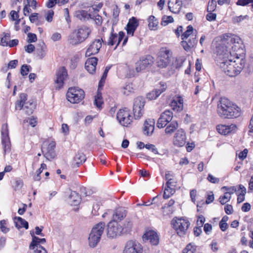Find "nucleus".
Listing matches in <instances>:
<instances>
[{
  "label": "nucleus",
  "instance_id": "f257e3e1",
  "mask_svg": "<svg viewBox=\"0 0 253 253\" xmlns=\"http://www.w3.org/2000/svg\"><path fill=\"white\" fill-rule=\"evenodd\" d=\"M223 46L217 48V54L221 59L219 66L225 73L229 77H233L238 75L243 69L245 60L241 58L237 53L232 54L231 51H228Z\"/></svg>",
  "mask_w": 253,
  "mask_h": 253
},
{
  "label": "nucleus",
  "instance_id": "f03ea898",
  "mask_svg": "<svg viewBox=\"0 0 253 253\" xmlns=\"http://www.w3.org/2000/svg\"><path fill=\"white\" fill-rule=\"evenodd\" d=\"M217 113L222 119H232L240 117L242 111L235 103L225 97H221L217 103Z\"/></svg>",
  "mask_w": 253,
  "mask_h": 253
},
{
  "label": "nucleus",
  "instance_id": "7ed1b4c3",
  "mask_svg": "<svg viewBox=\"0 0 253 253\" xmlns=\"http://www.w3.org/2000/svg\"><path fill=\"white\" fill-rule=\"evenodd\" d=\"M91 32V30L89 27L82 25L68 36V42L72 45L80 44L88 37Z\"/></svg>",
  "mask_w": 253,
  "mask_h": 253
},
{
  "label": "nucleus",
  "instance_id": "20e7f679",
  "mask_svg": "<svg viewBox=\"0 0 253 253\" xmlns=\"http://www.w3.org/2000/svg\"><path fill=\"white\" fill-rule=\"evenodd\" d=\"M241 42V40L239 37L235 36L229 37L227 39L223 41L222 44H220L218 46H216V51L217 50L218 47L223 46L224 48V52H225V50L227 49L228 51H231L232 54L237 53L239 54V57L243 58V56H241L240 53H238L241 50L240 43Z\"/></svg>",
  "mask_w": 253,
  "mask_h": 253
},
{
  "label": "nucleus",
  "instance_id": "39448f33",
  "mask_svg": "<svg viewBox=\"0 0 253 253\" xmlns=\"http://www.w3.org/2000/svg\"><path fill=\"white\" fill-rule=\"evenodd\" d=\"M105 228V223L104 222H100L92 228L88 238L89 246L90 247L94 248L99 242Z\"/></svg>",
  "mask_w": 253,
  "mask_h": 253
},
{
  "label": "nucleus",
  "instance_id": "423d86ee",
  "mask_svg": "<svg viewBox=\"0 0 253 253\" xmlns=\"http://www.w3.org/2000/svg\"><path fill=\"white\" fill-rule=\"evenodd\" d=\"M131 224L128 222L127 227H123L118 222L115 220L110 221L107 224V236L109 238H114L118 236L127 232L131 228Z\"/></svg>",
  "mask_w": 253,
  "mask_h": 253
},
{
  "label": "nucleus",
  "instance_id": "0eeeda50",
  "mask_svg": "<svg viewBox=\"0 0 253 253\" xmlns=\"http://www.w3.org/2000/svg\"><path fill=\"white\" fill-rule=\"evenodd\" d=\"M173 228L176 234L181 237H184L187 232L190 222L187 218L174 217L171 221Z\"/></svg>",
  "mask_w": 253,
  "mask_h": 253
},
{
  "label": "nucleus",
  "instance_id": "6e6552de",
  "mask_svg": "<svg viewBox=\"0 0 253 253\" xmlns=\"http://www.w3.org/2000/svg\"><path fill=\"white\" fill-rule=\"evenodd\" d=\"M84 91L78 87L69 88L66 94L67 99L72 103H79L84 98Z\"/></svg>",
  "mask_w": 253,
  "mask_h": 253
},
{
  "label": "nucleus",
  "instance_id": "1a4fd4ad",
  "mask_svg": "<svg viewBox=\"0 0 253 253\" xmlns=\"http://www.w3.org/2000/svg\"><path fill=\"white\" fill-rule=\"evenodd\" d=\"M172 52L167 47H162L159 53L158 66L160 68L167 67L171 62Z\"/></svg>",
  "mask_w": 253,
  "mask_h": 253
},
{
  "label": "nucleus",
  "instance_id": "9d476101",
  "mask_svg": "<svg viewBox=\"0 0 253 253\" xmlns=\"http://www.w3.org/2000/svg\"><path fill=\"white\" fill-rule=\"evenodd\" d=\"M117 119L121 125L128 126L132 122L133 117L130 115L129 109L125 108L119 111L117 115Z\"/></svg>",
  "mask_w": 253,
  "mask_h": 253
},
{
  "label": "nucleus",
  "instance_id": "9b49d317",
  "mask_svg": "<svg viewBox=\"0 0 253 253\" xmlns=\"http://www.w3.org/2000/svg\"><path fill=\"white\" fill-rule=\"evenodd\" d=\"M56 143L54 141H51L50 143L44 142L42 146V151L44 157L49 161L53 159L56 154L55 152V148Z\"/></svg>",
  "mask_w": 253,
  "mask_h": 253
},
{
  "label": "nucleus",
  "instance_id": "f8f14e48",
  "mask_svg": "<svg viewBox=\"0 0 253 253\" xmlns=\"http://www.w3.org/2000/svg\"><path fill=\"white\" fill-rule=\"evenodd\" d=\"M145 104V99L142 96H138L134 99L133 111L135 119H139L142 116Z\"/></svg>",
  "mask_w": 253,
  "mask_h": 253
},
{
  "label": "nucleus",
  "instance_id": "ddd939ff",
  "mask_svg": "<svg viewBox=\"0 0 253 253\" xmlns=\"http://www.w3.org/2000/svg\"><path fill=\"white\" fill-rule=\"evenodd\" d=\"M143 248L136 241L130 240L125 245L123 253H143Z\"/></svg>",
  "mask_w": 253,
  "mask_h": 253
},
{
  "label": "nucleus",
  "instance_id": "4468645a",
  "mask_svg": "<svg viewBox=\"0 0 253 253\" xmlns=\"http://www.w3.org/2000/svg\"><path fill=\"white\" fill-rule=\"evenodd\" d=\"M153 59V57L150 55H147L140 59L135 64L136 72H142L151 67L154 62Z\"/></svg>",
  "mask_w": 253,
  "mask_h": 253
},
{
  "label": "nucleus",
  "instance_id": "2eb2a0df",
  "mask_svg": "<svg viewBox=\"0 0 253 253\" xmlns=\"http://www.w3.org/2000/svg\"><path fill=\"white\" fill-rule=\"evenodd\" d=\"M125 36V34L123 31H120L118 35L116 33H114V29L113 28L112 29V31L110 34V35L109 36V38L107 41V42H105L103 40L102 38H101V41L103 42H105L109 45H114L115 44H116L115 49L117 47V46L119 45L121 42L123 40V39L124 38V37Z\"/></svg>",
  "mask_w": 253,
  "mask_h": 253
},
{
  "label": "nucleus",
  "instance_id": "dca6fc26",
  "mask_svg": "<svg viewBox=\"0 0 253 253\" xmlns=\"http://www.w3.org/2000/svg\"><path fill=\"white\" fill-rule=\"evenodd\" d=\"M172 118L173 113L169 110H165L158 120L157 127L159 128L165 127L168 123L171 122Z\"/></svg>",
  "mask_w": 253,
  "mask_h": 253
},
{
  "label": "nucleus",
  "instance_id": "f3484780",
  "mask_svg": "<svg viewBox=\"0 0 253 253\" xmlns=\"http://www.w3.org/2000/svg\"><path fill=\"white\" fill-rule=\"evenodd\" d=\"M67 71L64 67L60 68L57 71L56 74V79L55 80L56 88L60 89L63 86L64 82L67 78Z\"/></svg>",
  "mask_w": 253,
  "mask_h": 253
},
{
  "label": "nucleus",
  "instance_id": "a211bd4d",
  "mask_svg": "<svg viewBox=\"0 0 253 253\" xmlns=\"http://www.w3.org/2000/svg\"><path fill=\"white\" fill-rule=\"evenodd\" d=\"M237 129V125L234 124L229 125L220 124L216 126V130L218 133L224 135L235 133Z\"/></svg>",
  "mask_w": 253,
  "mask_h": 253
},
{
  "label": "nucleus",
  "instance_id": "6ab92c4d",
  "mask_svg": "<svg viewBox=\"0 0 253 253\" xmlns=\"http://www.w3.org/2000/svg\"><path fill=\"white\" fill-rule=\"evenodd\" d=\"M186 135L184 129L180 128L178 129L174 137L173 144L174 145L182 147L186 143Z\"/></svg>",
  "mask_w": 253,
  "mask_h": 253
},
{
  "label": "nucleus",
  "instance_id": "aec40b11",
  "mask_svg": "<svg viewBox=\"0 0 253 253\" xmlns=\"http://www.w3.org/2000/svg\"><path fill=\"white\" fill-rule=\"evenodd\" d=\"M143 240L153 246H157L159 243V237L157 233L153 230L146 232L143 236Z\"/></svg>",
  "mask_w": 253,
  "mask_h": 253
},
{
  "label": "nucleus",
  "instance_id": "412c9836",
  "mask_svg": "<svg viewBox=\"0 0 253 253\" xmlns=\"http://www.w3.org/2000/svg\"><path fill=\"white\" fill-rule=\"evenodd\" d=\"M102 46V42L100 40L97 39L93 41L89 45L85 52V56L89 57L98 53Z\"/></svg>",
  "mask_w": 253,
  "mask_h": 253
},
{
  "label": "nucleus",
  "instance_id": "4be33fe9",
  "mask_svg": "<svg viewBox=\"0 0 253 253\" xmlns=\"http://www.w3.org/2000/svg\"><path fill=\"white\" fill-rule=\"evenodd\" d=\"M97 61V58L95 57L88 58L86 60L85 62V68L89 73L93 74L95 72Z\"/></svg>",
  "mask_w": 253,
  "mask_h": 253
},
{
  "label": "nucleus",
  "instance_id": "5701e85b",
  "mask_svg": "<svg viewBox=\"0 0 253 253\" xmlns=\"http://www.w3.org/2000/svg\"><path fill=\"white\" fill-rule=\"evenodd\" d=\"M160 88L156 89L147 94V98L149 100L156 99L162 92L165 91L167 88V85L165 83L160 82Z\"/></svg>",
  "mask_w": 253,
  "mask_h": 253
},
{
  "label": "nucleus",
  "instance_id": "b1692460",
  "mask_svg": "<svg viewBox=\"0 0 253 253\" xmlns=\"http://www.w3.org/2000/svg\"><path fill=\"white\" fill-rule=\"evenodd\" d=\"M138 26L139 22L136 17H132L129 19L126 27L127 34L133 36L134 33Z\"/></svg>",
  "mask_w": 253,
  "mask_h": 253
},
{
  "label": "nucleus",
  "instance_id": "393cba45",
  "mask_svg": "<svg viewBox=\"0 0 253 253\" xmlns=\"http://www.w3.org/2000/svg\"><path fill=\"white\" fill-rule=\"evenodd\" d=\"M168 8L173 13H178L182 7V0H169Z\"/></svg>",
  "mask_w": 253,
  "mask_h": 253
},
{
  "label": "nucleus",
  "instance_id": "a878e982",
  "mask_svg": "<svg viewBox=\"0 0 253 253\" xmlns=\"http://www.w3.org/2000/svg\"><path fill=\"white\" fill-rule=\"evenodd\" d=\"M126 215V210L123 207H119L115 210L112 214L113 219L118 222L123 220Z\"/></svg>",
  "mask_w": 253,
  "mask_h": 253
},
{
  "label": "nucleus",
  "instance_id": "bb28decb",
  "mask_svg": "<svg viewBox=\"0 0 253 253\" xmlns=\"http://www.w3.org/2000/svg\"><path fill=\"white\" fill-rule=\"evenodd\" d=\"M170 105L173 110L180 111L183 108V99L180 96L175 97L171 101Z\"/></svg>",
  "mask_w": 253,
  "mask_h": 253
},
{
  "label": "nucleus",
  "instance_id": "cd10ccee",
  "mask_svg": "<svg viewBox=\"0 0 253 253\" xmlns=\"http://www.w3.org/2000/svg\"><path fill=\"white\" fill-rule=\"evenodd\" d=\"M155 121L154 119H148L144 124V133L147 135H150L154 130Z\"/></svg>",
  "mask_w": 253,
  "mask_h": 253
},
{
  "label": "nucleus",
  "instance_id": "c85d7f7f",
  "mask_svg": "<svg viewBox=\"0 0 253 253\" xmlns=\"http://www.w3.org/2000/svg\"><path fill=\"white\" fill-rule=\"evenodd\" d=\"M46 242L45 238L40 239L39 237L32 236V241L31 242L29 248L30 250H34L35 248H38L39 246H42L40 244H43Z\"/></svg>",
  "mask_w": 253,
  "mask_h": 253
},
{
  "label": "nucleus",
  "instance_id": "c756f323",
  "mask_svg": "<svg viewBox=\"0 0 253 253\" xmlns=\"http://www.w3.org/2000/svg\"><path fill=\"white\" fill-rule=\"evenodd\" d=\"M75 16L81 21H85L91 18V15L84 10L76 11Z\"/></svg>",
  "mask_w": 253,
  "mask_h": 253
},
{
  "label": "nucleus",
  "instance_id": "7c9ffc66",
  "mask_svg": "<svg viewBox=\"0 0 253 253\" xmlns=\"http://www.w3.org/2000/svg\"><path fill=\"white\" fill-rule=\"evenodd\" d=\"M174 201L171 199L167 204V206L165 205L162 207L163 213L164 216L170 215L173 213V210L172 209L171 207L174 204Z\"/></svg>",
  "mask_w": 253,
  "mask_h": 253
},
{
  "label": "nucleus",
  "instance_id": "2f4dec72",
  "mask_svg": "<svg viewBox=\"0 0 253 253\" xmlns=\"http://www.w3.org/2000/svg\"><path fill=\"white\" fill-rule=\"evenodd\" d=\"M178 127V125L176 121H172L165 128V133L167 134H171L173 133Z\"/></svg>",
  "mask_w": 253,
  "mask_h": 253
},
{
  "label": "nucleus",
  "instance_id": "473e14b6",
  "mask_svg": "<svg viewBox=\"0 0 253 253\" xmlns=\"http://www.w3.org/2000/svg\"><path fill=\"white\" fill-rule=\"evenodd\" d=\"M15 226L17 228L24 227L27 229L29 228V224L27 221L20 217H16L14 219Z\"/></svg>",
  "mask_w": 253,
  "mask_h": 253
},
{
  "label": "nucleus",
  "instance_id": "72a5a7b5",
  "mask_svg": "<svg viewBox=\"0 0 253 253\" xmlns=\"http://www.w3.org/2000/svg\"><path fill=\"white\" fill-rule=\"evenodd\" d=\"M1 133V142L10 140L8 125L7 124H4L2 125Z\"/></svg>",
  "mask_w": 253,
  "mask_h": 253
},
{
  "label": "nucleus",
  "instance_id": "f704fd0d",
  "mask_svg": "<svg viewBox=\"0 0 253 253\" xmlns=\"http://www.w3.org/2000/svg\"><path fill=\"white\" fill-rule=\"evenodd\" d=\"M85 155L82 152H78L74 157V162L77 167H79L83 163L86 161Z\"/></svg>",
  "mask_w": 253,
  "mask_h": 253
},
{
  "label": "nucleus",
  "instance_id": "c9c22d12",
  "mask_svg": "<svg viewBox=\"0 0 253 253\" xmlns=\"http://www.w3.org/2000/svg\"><path fill=\"white\" fill-rule=\"evenodd\" d=\"M70 202L74 205H77L81 201L80 195L76 191H72L70 196Z\"/></svg>",
  "mask_w": 253,
  "mask_h": 253
},
{
  "label": "nucleus",
  "instance_id": "e433bc0d",
  "mask_svg": "<svg viewBox=\"0 0 253 253\" xmlns=\"http://www.w3.org/2000/svg\"><path fill=\"white\" fill-rule=\"evenodd\" d=\"M134 88L133 84L131 83L126 84L121 89V92L125 95H129L130 94L133 93Z\"/></svg>",
  "mask_w": 253,
  "mask_h": 253
},
{
  "label": "nucleus",
  "instance_id": "4c0bfd02",
  "mask_svg": "<svg viewBox=\"0 0 253 253\" xmlns=\"http://www.w3.org/2000/svg\"><path fill=\"white\" fill-rule=\"evenodd\" d=\"M148 26L151 30H155L157 29L159 21L153 15H151L148 18Z\"/></svg>",
  "mask_w": 253,
  "mask_h": 253
},
{
  "label": "nucleus",
  "instance_id": "58836bf2",
  "mask_svg": "<svg viewBox=\"0 0 253 253\" xmlns=\"http://www.w3.org/2000/svg\"><path fill=\"white\" fill-rule=\"evenodd\" d=\"M175 192V190L173 188H171L170 186H166L164 192L163 194V197L165 199H167L169 198L171 195H172Z\"/></svg>",
  "mask_w": 253,
  "mask_h": 253
},
{
  "label": "nucleus",
  "instance_id": "ea45409f",
  "mask_svg": "<svg viewBox=\"0 0 253 253\" xmlns=\"http://www.w3.org/2000/svg\"><path fill=\"white\" fill-rule=\"evenodd\" d=\"M173 21V18L172 16L164 15L162 18L161 24L163 26H166L169 23H172Z\"/></svg>",
  "mask_w": 253,
  "mask_h": 253
},
{
  "label": "nucleus",
  "instance_id": "a19ab883",
  "mask_svg": "<svg viewBox=\"0 0 253 253\" xmlns=\"http://www.w3.org/2000/svg\"><path fill=\"white\" fill-rule=\"evenodd\" d=\"M3 34L4 36L1 38L0 44L3 46H7L10 38V34L4 33Z\"/></svg>",
  "mask_w": 253,
  "mask_h": 253
},
{
  "label": "nucleus",
  "instance_id": "79ce46f5",
  "mask_svg": "<svg viewBox=\"0 0 253 253\" xmlns=\"http://www.w3.org/2000/svg\"><path fill=\"white\" fill-rule=\"evenodd\" d=\"M196 250V246L189 243L183 250L182 253H194Z\"/></svg>",
  "mask_w": 253,
  "mask_h": 253
},
{
  "label": "nucleus",
  "instance_id": "37998d69",
  "mask_svg": "<svg viewBox=\"0 0 253 253\" xmlns=\"http://www.w3.org/2000/svg\"><path fill=\"white\" fill-rule=\"evenodd\" d=\"M193 31V28L192 26L189 25L187 27L186 31L181 35V39L182 40L187 39L192 34Z\"/></svg>",
  "mask_w": 253,
  "mask_h": 253
},
{
  "label": "nucleus",
  "instance_id": "c03bdc74",
  "mask_svg": "<svg viewBox=\"0 0 253 253\" xmlns=\"http://www.w3.org/2000/svg\"><path fill=\"white\" fill-rule=\"evenodd\" d=\"M35 105L32 102H27L26 103L24 109H25V113L28 115H31L34 111Z\"/></svg>",
  "mask_w": 253,
  "mask_h": 253
},
{
  "label": "nucleus",
  "instance_id": "a18cd8bd",
  "mask_svg": "<svg viewBox=\"0 0 253 253\" xmlns=\"http://www.w3.org/2000/svg\"><path fill=\"white\" fill-rule=\"evenodd\" d=\"M216 8V1L215 0H210L207 7L208 12H213Z\"/></svg>",
  "mask_w": 253,
  "mask_h": 253
},
{
  "label": "nucleus",
  "instance_id": "49530a36",
  "mask_svg": "<svg viewBox=\"0 0 253 253\" xmlns=\"http://www.w3.org/2000/svg\"><path fill=\"white\" fill-rule=\"evenodd\" d=\"M0 229L4 233L9 231V228L7 227L6 220L3 219L0 221Z\"/></svg>",
  "mask_w": 253,
  "mask_h": 253
},
{
  "label": "nucleus",
  "instance_id": "de8ad7c7",
  "mask_svg": "<svg viewBox=\"0 0 253 253\" xmlns=\"http://www.w3.org/2000/svg\"><path fill=\"white\" fill-rule=\"evenodd\" d=\"M231 196L225 193L224 195L220 196L219 201L221 205H224L230 201Z\"/></svg>",
  "mask_w": 253,
  "mask_h": 253
},
{
  "label": "nucleus",
  "instance_id": "09e8293b",
  "mask_svg": "<svg viewBox=\"0 0 253 253\" xmlns=\"http://www.w3.org/2000/svg\"><path fill=\"white\" fill-rule=\"evenodd\" d=\"M23 123H28L32 127H35L37 125V118L34 116H32L30 118L25 119Z\"/></svg>",
  "mask_w": 253,
  "mask_h": 253
},
{
  "label": "nucleus",
  "instance_id": "8fccbe9b",
  "mask_svg": "<svg viewBox=\"0 0 253 253\" xmlns=\"http://www.w3.org/2000/svg\"><path fill=\"white\" fill-rule=\"evenodd\" d=\"M111 69V66H107L105 68V71L103 73V74L102 76V78L101 79V80L100 81L99 83V85H98V89L101 86H102L103 85L102 84V82L103 81L104 82H105V80L107 77V74L109 72V71L110 70V69Z\"/></svg>",
  "mask_w": 253,
  "mask_h": 253
},
{
  "label": "nucleus",
  "instance_id": "3c124183",
  "mask_svg": "<svg viewBox=\"0 0 253 253\" xmlns=\"http://www.w3.org/2000/svg\"><path fill=\"white\" fill-rule=\"evenodd\" d=\"M31 66L27 64L23 65L21 67L20 73L23 76H25L28 75L30 72V69Z\"/></svg>",
  "mask_w": 253,
  "mask_h": 253
},
{
  "label": "nucleus",
  "instance_id": "603ef678",
  "mask_svg": "<svg viewBox=\"0 0 253 253\" xmlns=\"http://www.w3.org/2000/svg\"><path fill=\"white\" fill-rule=\"evenodd\" d=\"M4 153L9 152L11 149L10 140L1 142Z\"/></svg>",
  "mask_w": 253,
  "mask_h": 253
},
{
  "label": "nucleus",
  "instance_id": "864d4df0",
  "mask_svg": "<svg viewBox=\"0 0 253 253\" xmlns=\"http://www.w3.org/2000/svg\"><path fill=\"white\" fill-rule=\"evenodd\" d=\"M185 59H183L181 58H176L174 62L173 63V66L176 69L180 68L183 65V63L185 61Z\"/></svg>",
  "mask_w": 253,
  "mask_h": 253
},
{
  "label": "nucleus",
  "instance_id": "5fc2aeb1",
  "mask_svg": "<svg viewBox=\"0 0 253 253\" xmlns=\"http://www.w3.org/2000/svg\"><path fill=\"white\" fill-rule=\"evenodd\" d=\"M103 104L102 99L101 98V94L99 95V93L97 94L96 97H95L94 104L98 108L101 107V105Z\"/></svg>",
  "mask_w": 253,
  "mask_h": 253
},
{
  "label": "nucleus",
  "instance_id": "6e6d98bb",
  "mask_svg": "<svg viewBox=\"0 0 253 253\" xmlns=\"http://www.w3.org/2000/svg\"><path fill=\"white\" fill-rule=\"evenodd\" d=\"M222 189H225L226 191L225 193L229 194L230 196L237 191V187L234 186L230 187L223 186Z\"/></svg>",
  "mask_w": 253,
  "mask_h": 253
},
{
  "label": "nucleus",
  "instance_id": "4d7b16f0",
  "mask_svg": "<svg viewBox=\"0 0 253 253\" xmlns=\"http://www.w3.org/2000/svg\"><path fill=\"white\" fill-rule=\"evenodd\" d=\"M250 3H252V7H253V0H238L236 2L237 5L246 6Z\"/></svg>",
  "mask_w": 253,
  "mask_h": 253
},
{
  "label": "nucleus",
  "instance_id": "13d9d810",
  "mask_svg": "<svg viewBox=\"0 0 253 253\" xmlns=\"http://www.w3.org/2000/svg\"><path fill=\"white\" fill-rule=\"evenodd\" d=\"M208 180L212 183H218L219 182V179L213 176L211 174H209L207 177Z\"/></svg>",
  "mask_w": 253,
  "mask_h": 253
},
{
  "label": "nucleus",
  "instance_id": "bf43d9fd",
  "mask_svg": "<svg viewBox=\"0 0 253 253\" xmlns=\"http://www.w3.org/2000/svg\"><path fill=\"white\" fill-rule=\"evenodd\" d=\"M79 60V57L78 56H74L71 59L70 67L72 69H75L77 66L78 62Z\"/></svg>",
  "mask_w": 253,
  "mask_h": 253
},
{
  "label": "nucleus",
  "instance_id": "052dcab7",
  "mask_svg": "<svg viewBox=\"0 0 253 253\" xmlns=\"http://www.w3.org/2000/svg\"><path fill=\"white\" fill-rule=\"evenodd\" d=\"M145 148L149 150H151L155 154H158V151L155 146L152 144H146Z\"/></svg>",
  "mask_w": 253,
  "mask_h": 253
},
{
  "label": "nucleus",
  "instance_id": "680f3d73",
  "mask_svg": "<svg viewBox=\"0 0 253 253\" xmlns=\"http://www.w3.org/2000/svg\"><path fill=\"white\" fill-rule=\"evenodd\" d=\"M28 36V42H36L37 40V37L36 34L29 33L27 35Z\"/></svg>",
  "mask_w": 253,
  "mask_h": 253
},
{
  "label": "nucleus",
  "instance_id": "e2e57ef3",
  "mask_svg": "<svg viewBox=\"0 0 253 253\" xmlns=\"http://www.w3.org/2000/svg\"><path fill=\"white\" fill-rule=\"evenodd\" d=\"M54 15V11L52 10H49L46 13L45 17L46 20L48 22H51L53 20V16Z\"/></svg>",
  "mask_w": 253,
  "mask_h": 253
},
{
  "label": "nucleus",
  "instance_id": "0e129e2a",
  "mask_svg": "<svg viewBox=\"0 0 253 253\" xmlns=\"http://www.w3.org/2000/svg\"><path fill=\"white\" fill-rule=\"evenodd\" d=\"M209 12L206 15V19L209 21H215L216 18V14L213 13L212 12Z\"/></svg>",
  "mask_w": 253,
  "mask_h": 253
},
{
  "label": "nucleus",
  "instance_id": "69168bd1",
  "mask_svg": "<svg viewBox=\"0 0 253 253\" xmlns=\"http://www.w3.org/2000/svg\"><path fill=\"white\" fill-rule=\"evenodd\" d=\"M207 199L206 203L207 204H209L212 203L214 200V195L212 192H210L207 196Z\"/></svg>",
  "mask_w": 253,
  "mask_h": 253
},
{
  "label": "nucleus",
  "instance_id": "338daca9",
  "mask_svg": "<svg viewBox=\"0 0 253 253\" xmlns=\"http://www.w3.org/2000/svg\"><path fill=\"white\" fill-rule=\"evenodd\" d=\"M205 218L203 215H199L197 221V225L198 226L202 227L205 221Z\"/></svg>",
  "mask_w": 253,
  "mask_h": 253
},
{
  "label": "nucleus",
  "instance_id": "774afa93",
  "mask_svg": "<svg viewBox=\"0 0 253 253\" xmlns=\"http://www.w3.org/2000/svg\"><path fill=\"white\" fill-rule=\"evenodd\" d=\"M197 42L198 41L196 40V35L194 36H194L192 35L188 41L189 44H190L191 47H194L197 43Z\"/></svg>",
  "mask_w": 253,
  "mask_h": 253
}]
</instances>
